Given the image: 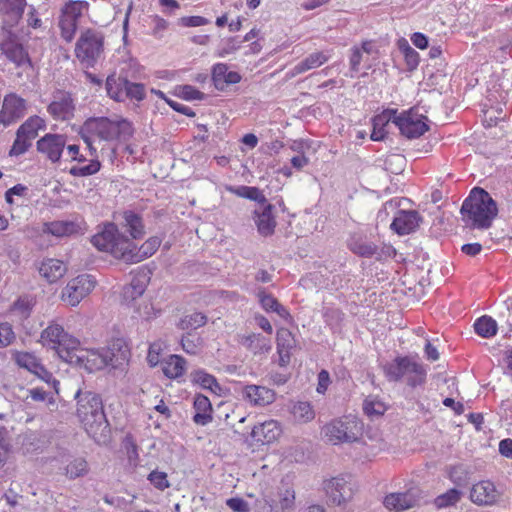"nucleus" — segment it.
Instances as JSON below:
<instances>
[{"instance_id": "35", "label": "nucleus", "mask_w": 512, "mask_h": 512, "mask_svg": "<svg viewBox=\"0 0 512 512\" xmlns=\"http://www.w3.org/2000/svg\"><path fill=\"white\" fill-rule=\"evenodd\" d=\"M195 415L193 420L198 425H207L212 421V405L208 397L197 394L194 398Z\"/></svg>"}, {"instance_id": "47", "label": "nucleus", "mask_w": 512, "mask_h": 512, "mask_svg": "<svg viewBox=\"0 0 512 512\" xmlns=\"http://www.w3.org/2000/svg\"><path fill=\"white\" fill-rule=\"evenodd\" d=\"M207 322V317L200 313L194 312L192 314L186 315L180 320L179 326L184 330H195L202 326H204Z\"/></svg>"}, {"instance_id": "10", "label": "nucleus", "mask_w": 512, "mask_h": 512, "mask_svg": "<svg viewBox=\"0 0 512 512\" xmlns=\"http://www.w3.org/2000/svg\"><path fill=\"white\" fill-rule=\"evenodd\" d=\"M384 371L390 381L405 379L411 386L422 384L426 378L424 367L407 357L395 359L384 367Z\"/></svg>"}, {"instance_id": "1", "label": "nucleus", "mask_w": 512, "mask_h": 512, "mask_svg": "<svg viewBox=\"0 0 512 512\" xmlns=\"http://www.w3.org/2000/svg\"><path fill=\"white\" fill-rule=\"evenodd\" d=\"M76 414L86 432L98 443L109 438V424L106 420L101 398L90 391H78Z\"/></svg>"}, {"instance_id": "62", "label": "nucleus", "mask_w": 512, "mask_h": 512, "mask_svg": "<svg viewBox=\"0 0 512 512\" xmlns=\"http://www.w3.org/2000/svg\"><path fill=\"white\" fill-rule=\"evenodd\" d=\"M228 72V67L226 64L218 63L213 67V80L215 84L218 86L219 84H223L226 75Z\"/></svg>"}, {"instance_id": "63", "label": "nucleus", "mask_w": 512, "mask_h": 512, "mask_svg": "<svg viewBox=\"0 0 512 512\" xmlns=\"http://www.w3.org/2000/svg\"><path fill=\"white\" fill-rule=\"evenodd\" d=\"M152 26H153V34L157 35L163 31H165L168 27V22L158 15H154L151 18Z\"/></svg>"}, {"instance_id": "17", "label": "nucleus", "mask_w": 512, "mask_h": 512, "mask_svg": "<svg viewBox=\"0 0 512 512\" xmlns=\"http://www.w3.org/2000/svg\"><path fill=\"white\" fill-rule=\"evenodd\" d=\"M26 112L27 102L24 98L16 93L6 94L0 110V124L7 127L17 122Z\"/></svg>"}, {"instance_id": "34", "label": "nucleus", "mask_w": 512, "mask_h": 512, "mask_svg": "<svg viewBox=\"0 0 512 512\" xmlns=\"http://www.w3.org/2000/svg\"><path fill=\"white\" fill-rule=\"evenodd\" d=\"M276 340L280 364L287 365L290 361V350L295 346V339L288 329L280 328L277 331Z\"/></svg>"}, {"instance_id": "43", "label": "nucleus", "mask_w": 512, "mask_h": 512, "mask_svg": "<svg viewBox=\"0 0 512 512\" xmlns=\"http://www.w3.org/2000/svg\"><path fill=\"white\" fill-rule=\"evenodd\" d=\"M43 231L56 237H63L75 233L76 225L72 222L55 221L44 224Z\"/></svg>"}, {"instance_id": "52", "label": "nucleus", "mask_w": 512, "mask_h": 512, "mask_svg": "<svg viewBox=\"0 0 512 512\" xmlns=\"http://www.w3.org/2000/svg\"><path fill=\"white\" fill-rule=\"evenodd\" d=\"M350 247L355 254L362 257H372L377 252V246L370 241H355Z\"/></svg>"}, {"instance_id": "36", "label": "nucleus", "mask_w": 512, "mask_h": 512, "mask_svg": "<svg viewBox=\"0 0 512 512\" xmlns=\"http://www.w3.org/2000/svg\"><path fill=\"white\" fill-rule=\"evenodd\" d=\"M376 52L375 46L370 40L362 42L361 46H353L351 48V55L349 58L350 69L353 72H358L361 62L367 61V57L365 55H372Z\"/></svg>"}, {"instance_id": "4", "label": "nucleus", "mask_w": 512, "mask_h": 512, "mask_svg": "<svg viewBox=\"0 0 512 512\" xmlns=\"http://www.w3.org/2000/svg\"><path fill=\"white\" fill-rule=\"evenodd\" d=\"M363 431V423L352 415L333 419L322 429L326 440L334 445L357 442L361 439Z\"/></svg>"}, {"instance_id": "42", "label": "nucleus", "mask_w": 512, "mask_h": 512, "mask_svg": "<svg viewBox=\"0 0 512 512\" xmlns=\"http://www.w3.org/2000/svg\"><path fill=\"white\" fill-rule=\"evenodd\" d=\"M132 307L137 317L142 320L149 321L155 319L160 314V309H157L147 298L140 299L139 302Z\"/></svg>"}, {"instance_id": "14", "label": "nucleus", "mask_w": 512, "mask_h": 512, "mask_svg": "<svg viewBox=\"0 0 512 512\" xmlns=\"http://www.w3.org/2000/svg\"><path fill=\"white\" fill-rule=\"evenodd\" d=\"M0 49L11 62L21 69V72L18 73L19 77H22L23 74L27 77L30 76L33 71L30 58L17 37L10 31L3 32Z\"/></svg>"}, {"instance_id": "33", "label": "nucleus", "mask_w": 512, "mask_h": 512, "mask_svg": "<svg viewBox=\"0 0 512 512\" xmlns=\"http://www.w3.org/2000/svg\"><path fill=\"white\" fill-rule=\"evenodd\" d=\"M190 381L194 385H198L201 388L210 391L211 393L221 396L222 388L217 382L216 378L207 373L203 369H197L190 373Z\"/></svg>"}, {"instance_id": "31", "label": "nucleus", "mask_w": 512, "mask_h": 512, "mask_svg": "<svg viewBox=\"0 0 512 512\" xmlns=\"http://www.w3.org/2000/svg\"><path fill=\"white\" fill-rule=\"evenodd\" d=\"M147 287V279L143 276H137L124 287L123 289V300L128 306H134L142 298Z\"/></svg>"}, {"instance_id": "13", "label": "nucleus", "mask_w": 512, "mask_h": 512, "mask_svg": "<svg viewBox=\"0 0 512 512\" xmlns=\"http://www.w3.org/2000/svg\"><path fill=\"white\" fill-rule=\"evenodd\" d=\"M96 280L92 275L79 274L71 278L62 288L60 299L69 307H76L96 287Z\"/></svg>"}, {"instance_id": "49", "label": "nucleus", "mask_w": 512, "mask_h": 512, "mask_svg": "<svg viewBox=\"0 0 512 512\" xmlns=\"http://www.w3.org/2000/svg\"><path fill=\"white\" fill-rule=\"evenodd\" d=\"M294 418L299 422H309L314 418V411L308 402H298L292 408Z\"/></svg>"}, {"instance_id": "27", "label": "nucleus", "mask_w": 512, "mask_h": 512, "mask_svg": "<svg viewBox=\"0 0 512 512\" xmlns=\"http://www.w3.org/2000/svg\"><path fill=\"white\" fill-rule=\"evenodd\" d=\"M421 218L416 211L401 210L397 212L391 228L399 235H406L414 232L418 227Z\"/></svg>"}, {"instance_id": "48", "label": "nucleus", "mask_w": 512, "mask_h": 512, "mask_svg": "<svg viewBox=\"0 0 512 512\" xmlns=\"http://www.w3.org/2000/svg\"><path fill=\"white\" fill-rule=\"evenodd\" d=\"M460 499L461 492L455 488H452L436 497L434 503L437 508L442 509L455 505L460 501Z\"/></svg>"}, {"instance_id": "59", "label": "nucleus", "mask_w": 512, "mask_h": 512, "mask_svg": "<svg viewBox=\"0 0 512 512\" xmlns=\"http://www.w3.org/2000/svg\"><path fill=\"white\" fill-rule=\"evenodd\" d=\"M179 25L183 27H199L209 23V20L202 16H185L179 19Z\"/></svg>"}, {"instance_id": "7", "label": "nucleus", "mask_w": 512, "mask_h": 512, "mask_svg": "<svg viewBox=\"0 0 512 512\" xmlns=\"http://www.w3.org/2000/svg\"><path fill=\"white\" fill-rule=\"evenodd\" d=\"M104 51L102 32L87 28L83 30L75 44V56L85 66L92 67Z\"/></svg>"}, {"instance_id": "12", "label": "nucleus", "mask_w": 512, "mask_h": 512, "mask_svg": "<svg viewBox=\"0 0 512 512\" xmlns=\"http://www.w3.org/2000/svg\"><path fill=\"white\" fill-rule=\"evenodd\" d=\"M46 129V121L38 115L30 116L23 122L16 132V138L9 151L10 156L24 154L32 145V141L38 136L39 131Z\"/></svg>"}, {"instance_id": "64", "label": "nucleus", "mask_w": 512, "mask_h": 512, "mask_svg": "<svg viewBox=\"0 0 512 512\" xmlns=\"http://www.w3.org/2000/svg\"><path fill=\"white\" fill-rule=\"evenodd\" d=\"M499 452L501 455L512 458V440L504 439L499 443Z\"/></svg>"}, {"instance_id": "21", "label": "nucleus", "mask_w": 512, "mask_h": 512, "mask_svg": "<svg viewBox=\"0 0 512 512\" xmlns=\"http://www.w3.org/2000/svg\"><path fill=\"white\" fill-rule=\"evenodd\" d=\"M75 106L71 95L66 92H58L48 106V112L56 120H68L74 115Z\"/></svg>"}, {"instance_id": "61", "label": "nucleus", "mask_w": 512, "mask_h": 512, "mask_svg": "<svg viewBox=\"0 0 512 512\" xmlns=\"http://www.w3.org/2000/svg\"><path fill=\"white\" fill-rule=\"evenodd\" d=\"M403 52H404V56H405L407 65L411 69L416 68L419 64V54L413 48H411L408 44H405V46L403 48Z\"/></svg>"}, {"instance_id": "6", "label": "nucleus", "mask_w": 512, "mask_h": 512, "mask_svg": "<svg viewBox=\"0 0 512 512\" xmlns=\"http://www.w3.org/2000/svg\"><path fill=\"white\" fill-rule=\"evenodd\" d=\"M92 244L100 251L110 253L114 258L126 262L130 240L121 235L113 223L106 224L102 231L92 237Z\"/></svg>"}, {"instance_id": "5", "label": "nucleus", "mask_w": 512, "mask_h": 512, "mask_svg": "<svg viewBox=\"0 0 512 512\" xmlns=\"http://www.w3.org/2000/svg\"><path fill=\"white\" fill-rule=\"evenodd\" d=\"M296 504V493L293 485V477L290 475L282 478L280 486L273 496L258 500V512H293Z\"/></svg>"}, {"instance_id": "50", "label": "nucleus", "mask_w": 512, "mask_h": 512, "mask_svg": "<svg viewBox=\"0 0 512 512\" xmlns=\"http://www.w3.org/2000/svg\"><path fill=\"white\" fill-rule=\"evenodd\" d=\"M88 472V464L85 459L78 458L71 461L66 469V476L70 479H75L85 475Z\"/></svg>"}, {"instance_id": "44", "label": "nucleus", "mask_w": 512, "mask_h": 512, "mask_svg": "<svg viewBox=\"0 0 512 512\" xmlns=\"http://www.w3.org/2000/svg\"><path fill=\"white\" fill-rule=\"evenodd\" d=\"M24 392V395L22 396V399L24 401H28L31 399L35 402H43L46 401V406L50 410H54L57 408L56 400L53 396H48L46 392L42 388H32L27 389Z\"/></svg>"}, {"instance_id": "54", "label": "nucleus", "mask_w": 512, "mask_h": 512, "mask_svg": "<svg viewBox=\"0 0 512 512\" xmlns=\"http://www.w3.org/2000/svg\"><path fill=\"white\" fill-rule=\"evenodd\" d=\"M100 169L99 161L91 159L87 165H76L70 169L73 176H89L97 173Z\"/></svg>"}, {"instance_id": "56", "label": "nucleus", "mask_w": 512, "mask_h": 512, "mask_svg": "<svg viewBox=\"0 0 512 512\" xmlns=\"http://www.w3.org/2000/svg\"><path fill=\"white\" fill-rule=\"evenodd\" d=\"M125 100L141 101L145 97V89L142 84L129 82L127 80V87L125 90Z\"/></svg>"}, {"instance_id": "46", "label": "nucleus", "mask_w": 512, "mask_h": 512, "mask_svg": "<svg viewBox=\"0 0 512 512\" xmlns=\"http://www.w3.org/2000/svg\"><path fill=\"white\" fill-rule=\"evenodd\" d=\"M363 409L368 416L379 417L385 413L387 406L379 397L368 396L364 400Z\"/></svg>"}, {"instance_id": "22", "label": "nucleus", "mask_w": 512, "mask_h": 512, "mask_svg": "<svg viewBox=\"0 0 512 512\" xmlns=\"http://www.w3.org/2000/svg\"><path fill=\"white\" fill-rule=\"evenodd\" d=\"M419 490L411 489L405 493H391L384 498V506L396 512L414 507L419 502Z\"/></svg>"}, {"instance_id": "51", "label": "nucleus", "mask_w": 512, "mask_h": 512, "mask_svg": "<svg viewBox=\"0 0 512 512\" xmlns=\"http://www.w3.org/2000/svg\"><path fill=\"white\" fill-rule=\"evenodd\" d=\"M175 94L186 101L202 100L204 98V94L191 85L177 86Z\"/></svg>"}, {"instance_id": "24", "label": "nucleus", "mask_w": 512, "mask_h": 512, "mask_svg": "<svg viewBox=\"0 0 512 512\" xmlns=\"http://www.w3.org/2000/svg\"><path fill=\"white\" fill-rule=\"evenodd\" d=\"M67 265L59 259L46 258L43 259L38 266L40 276L48 283L58 282L66 273Z\"/></svg>"}, {"instance_id": "58", "label": "nucleus", "mask_w": 512, "mask_h": 512, "mask_svg": "<svg viewBox=\"0 0 512 512\" xmlns=\"http://www.w3.org/2000/svg\"><path fill=\"white\" fill-rule=\"evenodd\" d=\"M11 445L7 438L5 430H0V470L5 466L9 459Z\"/></svg>"}, {"instance_id": "53", "label": "nucleus", "mask_w": 512, "mask_h": 512, "mask_svg": "<svg viewBox=\"0 0 512 512\" xmlns=\"http://www.w3.org/2000/svg\"><path fill=\"white\" fill-rule=\"evenodd\" d=\"M147 479L153 485V487L157 490L164 491L165 489L170 487V482L168 480V475L166 472L153 470L148 475Z\"/></svg>"}, {"instance_id": "8", "label": "nucleus", "mask_w": 512, "mask_h": 512, "mask_svg": "<svg viewBox=\"0 0 512 512\" xmlns=\"http://www.w3.org/2000/svg\"><path fill=\"white\" fill-rule=\"evenodd\" d=\"M113 356L109 349L83 348L78 340V345L72 350L66 362L82 367L89 372H94L112 364Z\"/></svg>"}, {"instance_id": "37", "label": "nucleus", "mask_w": 512, "mask_h": 512, "mask_svg": "<svg viewBox=\"0 0 512 512\" xmlns=\"http://www.w3.org/2000/svg\"><path fill=\"white\" fill-rule=\"evenodd\" d=\"M258 299L261 304V307L266 312H275L287 322L292 321V317L288 310L281 305L276 298H274L271 294H267L264 291L258 292Z\"/></svg>"}, {"instance_id": "3", "label": "nucleus", "mask_w": 512, "mask_h": 512, "mask_svg": "<svg viewBox=\"0 0 512 512\" xmlns=\"http://www.w3.org/2000/svg\"><path fill=\"white\" fill-rule=\"evenodd\" d=\"M132 125L129 121L122 118H92L88 119L82 128L83 138L90 151V155L94 156L96 148L93 143L99 141L125 140L132 135Z\"/></svg>"}, {"instance_id": "29", "label": "nucleus", "mask_w": 512, "mask_h": 512, "mask_svg": "<svg viewBox=\"0 0 512 512\" xmlns=\"http://www.w3.org/2000/svg\"><path fill=\"white\" fill-rule=\"evenodd\" d=\"M260 209L255 211V222L259 233L263 236L271 235L274 232L276 221L272 214L273 206L268 204H261Z\"/></svg>"}, {"instance_id": "38", "label": "nucleus", "mask_w": 512, "mask_h": 512, "mask_svg": "<svg viewBox=\"0 0 512 512\" xmlns=\"http://www.w3.org/2000/svg\"><path fill=\"white\" fill-rule=\"evenodd\" d=\"M186 361L179 355H170L162 362V370L170 379H177L186 372Z\"/></svg>"}, {"instance_id": "9", "label": "nucleus", "mask_w": 512, "mask_h": 512, "mask_svg": "<svg viewBox=\"0 0 512 512\" xmlns=\"http://www.w3.org/2000/svg\"><path fill=\"white\" fill-rule=\"evenodd\" d=\"M39 343L43 347L55 350L66 362L72 350L78 345V339L66 332L61 325L51 323L41 332Z\"/></svg>"}, {"instance_id": "32", "label": "nucleus", "mask_w": 512, "mask_h": 512, "mask_svg": "<svg viewBox=\"0 0 512 512\" xmlns=\"http://www.w3.org/2000/svg\"><path fill=\"white\" fill-rule=\"evenodd\" d=\"M396 111L385 110L373 118V130L371 139L373 141H381L387 134V127L392 122L395 124Z\"/></svg>"}, {"instance_id": "26", "label": "nucleus", "mask_w": 512, "mask_h": 512, "mask_svg": "<svg viewBox=\"0 0 512 512\" xmlns=\"http://www.w3.org/2000/svg\"><path fill=\"white\" fill-rule=\"evenodd\" d=\"M161 239L158 237H150L147 239L140 248L137 249L136 245L130 240V247L127 249L126 262L138 263L144 259L151 257L159 248Z\"/></svg>"}, {"instance_id": "41", "label": "nucleus", "mask_w": 512, "mask_h": 512, "mask_svg": "<svg viewBox=\"0 0 512 512\" xmlns=\"http://www.w3.org/2000/svg\"><path fill=\"white\" fill-rule=\"evenodd\" d=\"M226 190L238 197L250 199L258 202L259 204H265L267 202L264 194L256 187L250 186H227Z\"/></svg>"}, {"instance_id": "19", "label": "nucleus", "mask_w": 512, "mask_h": 512, "mask_svg": "<svg viewBox=\"0 0 512 512\" xmlns=\"http://www.w3.org/2000/svg\"><path fill=\"white\" fill-rule=\"evenodd\" d=\"M66 145V138L60 134H46L37 143L38 152L44 154L52 162H58Z\"/></svg>"}, {"instance_id": "23", "label": "nucleus", "mask_w": 512, "mask_h": 512, "mask_svg": "<svg viewBox=\"0 0 512 512\" xmlns=\"http://www.w3.org/2000/svg\"><path fill=\"white\" fill-rule=\"evenodd\" d=\"M282 434V428L279 422L268 420L255 425L252 429L251 436L254 441L265 445L276 442Z\"/></svg>"}, {"instance_id": "40", "label": "nucleus", "mask_w": 512, "mask_h": 512, "mask_svg": "<svg viewBox=\"0 0 512 512\" xmlns=\"http://www.w3.org/2000/svg\"><path fill=\"white\" fill-rule=\"evenodd\" d=\"M123 219V226L133 239H138L144 235V225L139 215L132 211H126L123 213Z\"/></svg>"}, {"instance_id": "20", "label": "nucleus", "mask_w": 512, "mask_h": 512, "mask_svg": "<svg viewBox=\"0 0 512 512\" xmlns=\"http://www.w3.org/2000/svg\"><path fill=\"white\" fill-rule=\"evenodd\" d=\"M500 494L495 485L488 480H482L473 484L470 491V499L481 506H492L499 500Z\"/></svg>"}, {"instance_id": "57", "label": "nucleus", "mask_w": 512, "mask_h": 512, "mask_svg": "<svg viewBox=\"0 0 512 512\" xmlns=\"http://www.w3.org/2000/svg\"><path fill=\"white\" fill-rule=\"evenodd\" d=\"M164 348L165 345L161 341H156L150 345L147 355V361L151 367H154L160 363V358Z\"/></svg>"}, {"instance_id": "55", "label": "nucleus", "mask_w": 512, "mask_h": 512, "mask_svg": "<svg viewBox=\"0 0 512 512\" xmlns=\"http://www.w3.org/2000/svg\"><path fill=\"white\" fill-rule=\"evenodd\" d=\"M15 338L12 325L8 322H0V349L11 345Z\"/></svg>"}, {"instance_id": "25", "label": "nucleus", "mask_w": 512, "mask_h": 512, "mask_svg": "<svg viewBox=\"0 0 512 512\" xmlns=\"http://www.w3.org/2000/svg\"><path fill=\"white\" fill-rule=\"evenodd\" d=\"M332 56V50L315 51L296 64L289 72V77H295L309 70L318 68L329 61Z\"/></svg>"}, {"instance_id": "30", "label": "nucleus", "mask_w": 512, "mask_h": 512, "mask_svg": "<svg viewBox=\"0 0 512 512\" xmlns=\"http://www.w3.org/2000/svg\"><path fill=\"white\" fill-rule=\"evenodd\" d=\"M26 0H0V14L7 24L14 25L21 19Z\"/></svg>"}, {"instance_id": "11", "label": "nucleus", "mask_w": 512, "mask_h": 512, "mask_svg": "<svg viewBox=\"0 0 512 512\" xmlns=\"http://www.w3.org/2000/svg\"><path fill=\"white\" fill-rule=\"evenodd\" d=\"M89 10V3L87 1H68L60 11L58 26L60 35L63 40L70 43L76 34L78 28V20Z\"/></svg>"}, {"instance_id": "18", "label": "nucleus", "mask_w": 512, "mask_h": 512, "mask_svg": "<svg viewBox=\"0 0 512 512\" xmlns=\"http://www.w3.org/2000/svg\"><path fill=\"white\" fill-rule=\"evenodd\" d=\"M325 491L329 500L335 505L349 501L354 494V484L351 478L334 477L325 482Z\"/></svg>"}, {"instance_id": "45", "label": "nucleus", "mask_w": 512, "mask_h": 512, "mask_svg": "<svg viewBox=\"0 0 512 512\" xmlns=\"http://www.w3.org/2000/svg\"><path fill=\"white\" fill-rule=\"evenodd\" d=\"M474 329L479 336L490 338L496 334L497 324L491 317L482 316L474 323Z\"/></svg>"}, {"instance_id": "28", "label": "nucleus", "mask_w": 512, "mask_h": 512, "mask_svg": "<svg viewBox=\"0 0 512 512\" xmlns=\"http://www.w3.org/2000/svg\"><path fill=\"white\" fill-rule=\"evenodd\" d=\"M243 396L246 401L254 406H266L275 400L273 390L258 385H248L243 389Z\"/></svg>"}, {"instance_id": "2", "label": "nucleus", "mask_w": 512, "mask_h": 512, "mask_svg": "<svg viewBox=\"0 0 512 512\" xmlns=\"http://www.w3.org/2000/svg\"><path fill=\"white\" fill-rule=\"evenodd\" d=\"M462 219L474 229H488L498 214L496 202L482 188H474L461 207Z\"/></svg>"}, {"instance_id": "15", "label": "nucleus", "mask_w": 512, "mask_h": 512, "mask_svg": "<svg viewBox=\"0 0 512 512\" xmlns=\"http://www.w3.org/2000/svg\"><path fill=\"white\" fill-rule=\"evenodd\" d=\"M16 364L44 382L51 384L56 393L59 392V381L41 364L40 360L30 352L15 351L12 354Z\"/></svg>"}, {"instance_id": "60", "label": "nucleus", "mask_w": 512, "mask_h": 512, "mask_svg": "<svg viewBox=\"0 0 512 512\" xmlns=\"http://www.w3.org/2000/svg\"><path fill=\"white\" fill-rule=\"evenodd\" d=\"M227 506L234 512H249V504L242 498H230L226 501Z\"/></svg>"}, {"instance_id": "16", "label": "nucleus", "mask_w": 512, "mask_h": 512, "mask_svg": "<svg viewBox=\"0 0 512 512\" xmlns=\"http://www.w3.org/2000/svg\"><path fill=\"white\" fill-rule=\"evenodd\" d=\"M427 118L414 109L396 114L395 125L407 138H417L428 130Z\"/></svg>"}, {"instance_id": "39", "label": "nucleus", "mask_w": 512, "mask_h": 512, "mask_svg": "<svg viewBox=\"0 0 512 512\" xmlns=\"http://www.w3.org/2000/svg\"><path fill=\"white\" fill-rule=\"evenodd\" d=\"M127 79L110 75L106 79V91L110 98L121 102L125 100Z\"/></svg>"}]
</instances>
